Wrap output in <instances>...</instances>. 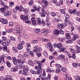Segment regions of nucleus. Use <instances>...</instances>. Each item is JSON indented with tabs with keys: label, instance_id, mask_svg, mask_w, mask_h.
I'll use <instances>...</instances> for the list:
<instances>
[{
	"label": "nucleus",
	"instance_id": "f03ea898",
	"mask_svg": "<svg viewBox=\"0 0 80 80\" xmlns=\"http://www.w3.org/2000/svg\"><path fill=\"white\" fill-rule=\"evenodd\" d=\"M29 71L28 68H25L23 70H21L19 72V74H23L24 75H27V73Z\"/></svg>",
	"mask_w": 80,
	"mask_h": 80
},
{
	"label": "nucleus",
	"instance_id": "f704fd0d",
	"mask_svg": "<svg viewBox=\"0 0 80 80\" xmlns=\"http://www.w3.org/2000/svg\"><path fill=\"white\" fill-rule=\"evenodd\" d=\"M64 16L66 18L65 19H69V16L68 14L66 13L64 14Z\"/></svg>",
	"mask_w": 80,
	"mask_h": 80
},
{
	"label": "nucleus",
	"instance_id": "09e8293b",
	"mask_svg": "<svg viewBox=\"0 0 80 80\" xmlns=\"http://www.w3.org/2000/svg\"><path fill=\"white\" fill-rule=\"evenodd\" d=\"M40 13V15L41 16V17H45V13H43V12H39Z\"/></svg>",
	"mask_w": 80,
	"mask_h": 80
},
{
	"label": "nucleus",
	"instance_id": "6ab92c4d",
	"mask_svg": "<svg viewBox=\"0 0 80 80\" xmlns=\"http://www.w3.org/2000/svg\"><path fill=\"white\" fill-rule=\"evenodd\" d=\"M47 8H44V7H42V13H46V11H47Z\"/></svg>",
	"mask_w": 80,
	"mask_h": 80
},
{
	"label": "nucleus",
	"instance_id": "4be33fe9",
	"mask_svg": "<svg viewBox=\"0 0 80 80\" xmlns=\"http://www.w3.org/2000/svg\"><path fill=\"white\" fill-rule=\"evenodd\" d=\"M18 48L19 50H22L23 48V45L21 44H19L18 46Z\"/></svg>",
	"mask_w": 80,
	"mask_h": 80
},
{
	"label": "nucleus",
	"instance_id": "aec40b11",
	"mask_svg": "<svg viewBox=\"0 0 80 80\" xmlns=\"http://www.w3.org/2000/svg\"><path fill=\"white\" fill-rule=\"evenodd\" d=\"M5 80H13L12 78H11L10 76L7 75L6 76Z\"/></svg>",
	"mask_w": 80,
	"mask_h": 80
},
{
	"label": "nucleus",
	"instance_id": "20e7f679",
	"mask_svg": "<svg viewBox=\"0 0 80 80\" xmlns=\"http://www.w3.org/2000/svg\"><path fill=\"white\" fill-rule=\"evenodd\" d=\"M15 8L16 10H18L20 12L24 11V8L23 7V6L22 5L20 6V8L19 6H16Z\"/></svg>",
	"mask_w": 80,
	"mask_h": 80
},
{
	"label": "nucleus",
	"instance_id": "338daca9",
	"mask_svg": "<svg viewBox=\"0 0 80 80\" xmlns=\"http://www.w3.org/2000/svg\"><path fill=\"white\" fill-rule=\"evenodd\" d=\"M23 36L24 38H25L26 39L28 38V35L25 34H23Z\"/></svg>",
	"mask_w": 80,
	"mask_h": 80
},
{
	"label": "nucleus",
	"instance_id": "603ef678",
	"mask_svg": "<svg viewBox=\"0 0 80 80\" xmlns=\"http://www.w3.org/2000/svg\"><path fill=\"white\" fill-rule=\"evenodd\" d=\"M66 40L65 38L64 39H63L62 38H60L59 39V41H60V42H63V40Z\"/></svg>",
	"mask_w": 80,
	"mask_h": 80
},
{
	"label": "nucleus",
	"instance_id": "5701e85b",
	"mask_svg": "<svg viewBox=\"0 0 80 80\" xmlns=\"http://www.w3.org/2000/svg\"><path fill=\"white\" fill-rule=\"evenodd\" d=\"M0 11L2 13H5L6 9L5 8H2L0 9Z\"/></svg>",
	"mask_w": 80,
	"mask_h": 80
},
{
	"label": "nucleus",
	"instance_id": "1a4fd4ad",
	"mask_svg": "<svg viewBox=\"0 0 80 80\" xmlns=\"http://www.w3.org/2000/svg\"><path fill=\"white\" fill-rule=\"evenodd\" d=\"M12 12L10 9H8L6 12V13L5 14L6 17H8L10 15H11Z\"/></svg>",
	"mask_w": 80,
	"mask_h": 80
},
{
	"label": "nucleus",
	"instance_id": "0e129e2a",
	"mask_svg": "<svg viewBox=\"0 0 80 80\" xmlns=\"http://www.w3.org/2000/svg\"><path fill=\"white\" fill-rule=\"evenodd\" d=\"M13 22H9V26L10 27H13Z\"/></svg>",
	"mask_w": 80,
	"mask_h": 80
},
{
	"label": "nucleus",
	"instance_id": "e433bc0d",
	"mask_svg": "<svg viewBox=\"0 0 80 80\" xmlns=\"http://www.w3.org/2000/svg\"><path fill=\"white\" fill-rule=\"evenodd\" d=\"M51 15H52V17H55L57 15V14L54 12H52L50 13Z\"/></svg>",
	"mask_w": 80,
	"mask_h": 80
},
{
	"label": "nucleus",
	"instance_id": "e2e57ef3",
	"mask_svg": "<svg viewBox=\"0 0 80 80\" xmlns=\"http://www.w3.org/2000/svg\"><path fill=\"white\" fill-rule=\"evenodd\" d=\"M10 38L11 40H12V41H15V38H13V37H10Z\"/></svg>",
	"mask_w": 80,
	"mask_h": 80
},
{
	"label": "nucleus",
	"instance_id": "6e6552de",
	"mask_svg": "<svg viewBox=\"0 0 80 80\" xmlns=\"http://www.w3.org/2000/svg\"><path fill=\"white\" fill-rule=\"evenodd\" d=\"M20 18L24 21H26L28 19V16L26 15L24 17H23V16H20Z\"/></svg>",
	"mask_w": 80,
	"mask_h": 80
},
{
	"label": "nucleus",
	"instance_id": "ea45409f",
	"mask_svg": "<svg viewBox=\"0 0 80 80\" xmlns=\"http://www.w3.org/2000/svg\"><path fill=\"white\" fill-rule=\"evenodd\" d=\"M61 70V71L62 70L63 72H67V69L65 67L62 68Z\"/></svg>",
	"mask_w": 80,
	"mask_h": 80
},
{
	"label": "nucleus",
	"instance_id": "4d7b16f0",
	"mask_svg": "<svg viewBox=\"0 0 80 80\" xmlns=\"http://www.w3.org/2000/svg\"><path fill=\"white\" fill-rule=\"evenodd\" d=\"M2 38L3 41H6V40H7V38L5 37H2Z\"/></svg>",
	"mask_w": 80,
	"mask_h": 80
},
{
	"label": "nucleus",
	"instance_id": "864d4df0",
	"mask_svg": "<svg viewBox=\"0 0 80 80\" xmlns=\"http://www.w3.org/2000/svg\"><path fill=\"white\" fill-rule=\"evenodd\" d=\"M28 54L27 52H25L23 54V57H28Z\"/></svg>",
	"mask_w": 80,
	"mask_h": 80
},
{
	"label": "nucleus",
	"instance_id": "49530a36",
	"mask_svg": "<svg viewBox=\"0 0 80 80\" xmlns=\"http://www.w3.org/2000/svg\"><path fill=\"white\" fill-rule=\"evenodd\" d=\"M49 40V39L45 38H44L42 39V41H43L44 42H48Z\"/></svg>",
	"mask_w": 80,
	"mask_h": 80
},
{
	"label": "nucleus",
	"instance_id": "412c9836",
	"mask_svg": "<svg viewBox=\"0 0 80 80\" xmlns=\"http://www.w3.org/2000/svg\"><path fill=\"white\" fill-rule=\"evenodd\" d=\"M76 48H77V49L75 51V53H80V47L78 46H77Z\"/></svg>",
	"mask_w": 80,
	"mask_h": 80
},
{
	"label": "nucleus",
	"instance_id": "c85d7f7f",
	"mask_svg": "<svg viewBox=\"0 0 80 80\" xmlns=\"http://www.w3.org/2000/svg\"><path fill=\"white\" fill-rule=\"evenodd\" d=\"M6 63L8 67L9 68H10V67H11V64L10 63V62H9V61H7L6 62Z\"/></svg>",
	"mask_w": 80,
	"mask_h": 80
},
{
	"label": "nucleus",
	"instance_id": "a18cd8bd",
	"mask_svg": "<svg viewBox=\"0 0 80 80\" xmlns=\"http://www.w3.org/2000/svg\"><path fill=\"white\" fill-rule=\"evenodd\" d=\"M29 53V54L30 55H31L32 57H33V55H34L33 52V51H30Z\"/></svg>",
	"mask_w": 80,
	"mask_h": 80
},
{
	"label": "nucleus",
	"instance_id": "c756f323",
	"mask_svg": "<svg viewBox=\"0 0 80 80\" xmlns=\"http://www.w3.org/2000/svg\"><path fill=\"white\" fill-rule=\"evenodd\" d=\"M37 20V21L38 22V24H39V25L42 24V23L41 22V19H40V18H38Z\"/></svg>",
	"mask_w": 80,
	"mask_h": 80
},
{
	"label": "nucleus",
	"instance_id": "37998d69",
	"mask_svg": "<svg viewBox=\"0 0 80 80\" xmlns=\"http://www.w3.org/2000/svg\"><path fill=\"white\" fill-rule=\"evenodd\" d=\"M72 66L73 67H77V64L76 63L73 62L72 64Z\"/></svg>",
	"mask_w": 80,
	"mask_h": 80
},
{
	"label": "nucleus",
	"instance_id": "423d86ee",
	"mask_svg": "<svg viewBox=\"0 0 80 80\" xmlns=\"http://www.w3.org/2000/svg\"><path fill=\"white\" fill-rule=\"evenodd\" d=\"M41 2L42 3H43L44 4V5L42 6V7L47 8V5H48V2L46 0H42L41 1Z\"/></svg>",
	"mask_w": 80,
	"mask_h": 80
},
{
	"label": "nucleus",
	"instance_id": "f257e3e1",
	"mask_svg": "<svg viewBox=\"0 0 80 80\" xmlns=\"http://www.w3.org/2000/svg\"><path fill=\"white\" fill-rule=\"evenodd\" d=\"M72 35H73V37L72 38V41L70 40V41H67L66 42L68 43H72L73 42V41H75L76 40V39L78 38V35L77 34H72Z\"/></svg>",
	"mask_w": 80,
	"mask_h": 80
},
{
	"label": "nucleus",
	"instance_id": "dca6fc26",
	"mask_svg": "<svg viewBox=\"0 0 80 80\" xmlns=\"http://www.w3.org/2000/svg\"><path fill=\"white\" fill-rule=\"evenodd\" d=\"M41 32L42 33H43L44 35H47V34H48V33L47 30H45L43 29H42Z\"/></svg>",
	"mask_w": 80,
	"mask_h": 80
},
{
	"label": "nucleus",
	"instance_id": "6e6d98bb",
	"mask_svg": "<svg viewBox=\"0 0 80 80\" xmlns=\"http://www.w3.org/2000/svg\"><path fill=\"white\" fill-rule=\"evenodd\" d=\"M38 57H41L42 56V54H41V52H39L36 53Z\"/></svg>",
	"mask_w": 80,
	"mask_h": 80
},
{
	"label": "nucleus",
	"instance_id": "f8f14e48",
	"mask_svg": "<svg viewBox=\"0 0 80 80\" xmlns=\"http://www.w3.org/2000/svg\"><path fill=\"white\" fill-rule=\"evenodd\" d=\"M64 22L66 23L65 25H67H67H69V24H70L72 23L70 22V21L69 20V19H65Z\"/></svg>",
	"mask_w": 80,
	"mask_h": 80
},
{
	"label": "nucleus",
	"instance_id": "4468645a",
	"mask_svg": "<svg viewBox=\"0 0 80 80\" xmlns=\"http://www.w3.org/2000/svg\"><path fill=\"white\" fill-rule=\"evenodd\" d=\"M18 70V69L16 67H14L11 69V71L12 72H16Z\"/></svg>",
	"mask_w": 80,
	"mask_h": 80
},
{
	"label": "nucleus",
	"instance_id": "f3484780",
	"mask_svg": "<svg viewBox=\"0 0 80 80\" xmlns=\"http://www.w3.org/2000/svg\"><path fill=\"white\" fill-rule=\"evenodd\" d=\"M31 22L32 23V24H35L36 23V20L34 18H32L31 19Z\"/></svg>",
	"mask_w": 80,
	"mask_h": 80
},
{
	"label": "nucleus",
	"instance_id": "79ce46f5",
	"mask_svg": "<svg viewBox=\"0 0 80 80\" xmlns=\"http://www.w3.org/2000/svg\"><path fill=\"white\" fill-rule=\"evenodd\" d=\"M60 49H61V52H63V53H65V48L61 47V48H60Z\"/></svg>",
	"mask_w": 80,
	"mask_h": 80
},
{
	"label": "nucleus",
	"instance_id": "c9c22d12",
	"mask_svg": "<svg viewBox=\"0 0 80 80\" xmlns=\"http://www.w3.org/2000/svg\"><path fill=\"white\" fill-rule=\"evenodd\" d=\"M62 43H58L57 45V47L58 48H59L60 49V48H62Z\"/></svg>",
	"mask_w": 80,
	"mask_h": 80
},
{
	"label": "nucleus",
	"instance_id": "5fc2aeb1",
	"mask_svg": "<svg viewBox=\"0 0 80 80\" xmlns=\"http://www.w3.org/2000/svg\"><path fill=\"white\" fill-rule=\"evenodd\" d=\"M7 23H8V21L7 20L4 19V21H3V22H2V23L3 24H7Z\"/></svg>",
	"mask_w": 80,
	"mask_h": 80
},
{
	"label": "nucleus",
	"instance_id": "8fccbe9b",
	"mask_svg": "<svg viewBox=\"0 0 80 80\" xmlns=\"http://www.w3.org/2000/svg\"><path fill=\"white\" fill-rule=\"evenodd\" d=\"M49 45H50V43H48L46 44L45 47L47 49H48L49 48Z\"/></svg>",
	"mask_w": 80,
	"mask_h": 80
},
{
	"label": "nucleus",
	"instance_id": "9d476101",
	"mask_svg": "<svg viewBox=\"0 0 80 80\" xmlns=\"http://www.w3.org/2000/svg\"><path fill=\"white\" fill-rule=\"evenodd\" d=\"M7 57L5 56L4 55H2L1 56V58H0V63H1L2 62H4L5 61L4 60V58H6Z\"/></svg>",
	"mask_w": 80,
	"mask_h": 80
},
{
	"label": "nucleus",
	"instance_id": "a19ab883",
	"mask_svg": "<svg viewBox=\"0 0 80 80\" xmlns=\"http://www.w3.org/2000/svg\"><path fill=\"white\" fill-rule=\"evenodd\" d=\"M30 72L32 74H35L36 73V72L33 69H31L30 70Z\"/></svg>",
	"mask_w": 80,
	"mask_h": 80
},
{
	"label": "nucleus",
	"instance_id": "4c0bfd02",
	"mask_svg": "<svg viewBox=\"0 0 80 80\" xmlns=\"http://www.w3.org/2000/svg\"><path fill=\"white\" fill-rule=\"evenodd\" d=\"M33 1H31L29 2L28 4L29 6L31 7V6H32V5H33Z\"/></svg>",
	"mask_w": 80,
	"mask_h": 80
},
{
	"label": "nucleus",
	"instance_id": "7ed1b4c3",
	"mask_svg": "<svg viewBox=\"0 0 80 80\" xmlns=\"http://www.w3.org/2000/svg\"><path fill=\"white\" fill-rule=\"evenodd\" d=\"M53 33L55 34H57V35H58L60 33L63 35L64 34V32L62 30H54L53 31Z\"/></svg>",
	"mask_w": 80,
	"mask_h": 80
},
{
	"label": "nucleus",
	"instance_id": "39448f33",
	"mask_svg": "<svg viewBox=\"0 0 80 80\" xmlns=\"http://www.w3.org/2000/svg\"><path fill=\"white\" fill-rule=\"evenodd\" d=\"M67 27V24H65V23H63L61 24H58L57 27L60 29H62L63 28V27Z\"/></svg>",
	"mask_w": 80,
	"mask_h": 80
},
{
	"label": "nucleus",
	"instance_id": "393cba45",
	"mask_svg": "<svg viewBox=\"0 0 80 80\" xmlns=\"http://www.w3.org/2000/svg\"><path fill=\"white\" fill-rule=\"evenodd\" d=\"M66 37H65V39H68V38H70V35L69 33H66Z\"/></svg>",
	"mask_w": 80,
	"mask_h": 80
},
{
	"label": "nucleus",
	"instance_id": "680f3d73",
	"mask_svg": "<svg viewBox=\"0 0 80 80\" xmlns=\"http://www.w3.org/2000/svg\"><path fill=\"white\" fill-rule=\"evenodd\" d=\"M47 71L48 72H49V73H51L52 72V71L49 68H48L47 69Z\"/></svg>",
	"mask_w": 80,
	"mask_h": 80
},
{
	"label": "nucleus",
	"instance_id": "0eeeda50",
	"mask_svg": "<svg viewBox=\"0 0 80 80\" xmlns=\"http://www.w3.org/2000/svg\"><path fill=\"white\" fill-rule=\"evenodd\" d=\"M2 44V45H3L4 46H5V47H7L8 45H10V42H2V40H0V45Z\"/></svg>",
	"mask_w": 80,
	"mask_h": 80
},
{
	"label": "nucleus",
	"instance_id": "b1692460",
	"mask_svg": "<svg viewBox=\"0 0 80 80\" xmlns=\"http://www.w3.org/2000/svg\"><path fill=\"white\" fill-rule=\"evenodd\" d=\"M49 49L50 51L51 52H53V46L52 44H51L50 43H49Z\"/></svg>",
	"mask_w": 80,
	"mask_h": 80
},
{
	"label": "nucleus",
	"instance_id": "58836bf2",
	"mask_svg": "<svg viewBox=\"0 0 80 80\" xmlns=\"http://www.w3.org/2000/svg\"><path fill=\"white\" fill-rule=\"evenodd\" d=\"M18 57L19 58H21V59H22V60H23V55H22V54H19Z\"/></svg>",
	"mask_w": 80,
	"mask_h": 80
},
{
	"label": "nucleus",
	"instance_id": "69168bd1",
	"mask_svg": "<svg viewBox=\"0 0 80 80\" xmlns=\"http://www.w3.org/2000/svg\"><path fill=\"white\" fill-rule=\"evenodd\" d=\"M28 12H29V9H28L27 8L25 9V13H27Z\"/></svg>",
	"mask_w": 80,
	"mask_h": 80
},
{
	"label": "nucleus",
	"instance_id": "2eb2a0df",
	"mask_svg": "<svg viewBox=\"0 0 80 80\" xmlns=\"http://www.w3.org/2000/svg\"><path fill=\"white\" fill-rule=\"evenodd\" d=\"M42 69H39L36 72V73L37 75H39V74H41V73H42Z\"/></svg>",
	"mask_w": 80,
	"mask_h": 80
},
{
	"label": "nucleus",
	"instance_id": "2f4dec72",
	"mask_svg": "<svg viewBox=\"0 0 80 80\" xmlns=\"http://www.w3.org/2000/svg\"><path fill=\"white\" fill-rule=\"evenodd\" d=\"M76 11L77 10H76V9H74L71 12V14L74 13V15H77V12H76Z\"/></svg>",
	"mask_w": 80,
	"mask_h": 80
},
{
	"label": "nucleus",
	"instance_id": "3c124183",
	"mask_svg": "<svg viewBox=\"0 0 80 80\" xmlns=\"http://www.w3.org/2000/svg\"><path fill=\"white\" fill-rule=\"evenodd\" d=\"M56 67L59 68H61V67H62V66H61V65L58 64H56Z\"/></svg>",
	"mask_w": 80,
	"mask_h": 80
},
{
	"label": "nucleus",
	"instance_id": "052dcab7",
	"mask_svg": "<svg viewBox=\"0 0 80 80\" xmlns=\"http://www.w3.org/2000/svg\"><path fill=\"white\" fill-rule=\"evenodd\" d=\"M22 66V65L21 64H20V63H18L17 65V67L18 68H20V67Z\"/></svg>",
	"mask_w": 80,
	"mask_h": 80
},
{
	"label": "nucleus",
	"instance_id": "bf43d9fd",
	"mask_svg": "<svg viewBox=\"0 0 80 80\" xmlns=\"http://www.w3.org/2000/svg\"><path fill=\"white\" fill-rule=\"evenodd\" d=\"M70 51L72 53V54H73V53L75 52V51H74V50L73 49V48H71L70 49Z\"/></svg>",
	"mask_w": 80,
	"mask_h": 80
},
{
	"label": "nucleus",
	"instance_id": "de8ad7c7",
	"mask_svg": "<svg viewBox=\"0 0 80 80\" xmlns=\"http://www.w3.org/2000/svg\"><path fill=\"white\" fill-rule=\"evenodd\" d=\"M74 78L76 80H78L80 78V77L78 75H76L75 77Z\"/></svg>",
	"mask_w": 80,
	"mask_h": 80
},
{
	"label": "nucleus",
	"instance_id": "13d9d810",
	"mask_svg": "<svg viewBox=\"0 0 80 80\" xmlns=\"http://www.w3.org/2000/svg\"><path fill=\"white\" fill-rule=\"evenodd\" d=\"M7 46L6 47H4L2 48V50L3 51H4L5 52H6L7 50Z\"/></svg>",
	"mask_w": 80,
	"mask_h": 80
},
{
	"label": "nucleus",
	"instance_id": "cd10ccee",
	"mask_svg": "<svg viewBox=\"0 0 80 80\" xmlns=\"http://www.w3.org/2000/svg\"><path fill=\"white\" fill-rule=\"evenodd\" d=\"M73 0H66V3L67 5H69V3H72Z\"/></svg>",
	"mask_w": 80,
	"mask_h": 80
},
{
	"label": "nucleus",
	"instance_id": "bb28decb",
	"mask_svg": "<svg viewBox=\"0 0 80 80\" xmlns=\"http://www.w3.org/2000/svg\"><path fill=\"white\" fill-rule=\"evenodd\" d=\"M60 11L62 14H64V15L66 13H65V10L63 9H61L60 10Z\"/></svg>",
	"mask_w": 80,
	"mask_h": 80
},
{
	"label": "nucleus",
	"instance_id": "7c9ffc66",
	"mask_svg": "<svg viewBox=\"0 0 80 80\" xmlns=\"http://www.w3.org/2000/svg\"><path fill=\"white\" fill-rule=\"evenodd\" d=\"M14 2L12 1H11L9 2V7H12L13 6V5H14Z\"/></svg>",
	"mask_w": 80,
	"mask_h": 80
},
{
	"label": "nucleus",
	"instance_id": "72a5a7b5",
	"mask_svg": "<svg viewBox=\"0 0 80 80\" xmlns=\"http://www.w3.org/2000/svg\"><path fill=\"white\" fill-rule=\"evenodd\" d=\"M12 49L14 52H18V49L16 47H13L12 48Z\"/></svg>",
	"mask_w": 80,
	"mask_h": 80
},
{
	"label": "nucleus",
	"instance_id": "473e14b6",
	"mask_svg": "<svg viewBox=\"0 0 80 80\" xmlns=\"http://www.w3.org/2000/svg\"><path fill=\"white\" fill-rule=\"evenodd\" d=\"M13 32L15 33H17L18 35H20L21 34V33L20 32H18L17 30H14L13 31Z\"/></svg>",
	"mask_w": 80,
	"mask_h": 80
},
{
	"label": "nucleus",
	"instance_id": "c03bdc74",
	"mask_svg": "<svg viewBox=\"0 0 80 80\" xmlns=\"http://www.w3.org/2000/svg\"><path fill=\"white\" fill-rule=\"evenodd\" d=\"M59 57L63 58V59H65V56L63 55V54H60L59 55Z\"/></svg>",
	"mask_w": 80,
	"mask_h": 80
},
{
	"label": "nucleus",
	"instance_id": "a878e982",
	"mask_svg": "<svg viewBox=\"0 0 80 80\" xmlns=\"http://www.w3.org/2000/svg\"><path fill=\"white\" fill-rule=\"evenodd\" d=\"M43 55L45 57H48V53L46 51H44L43 52Z\"/></svg>",
	"mask_w": 80,
	"mask_h": 80
},
{
	"label": "nucleus",
	"instance_id": "a211bd4d",
	"mask_svg": "<svg viewBox=\"0 0 80 80\" xmlns=\"http://www.w3.org/2000/svg\"><path fill=\"white\" fill-rule=\"evenodd\" d=\"M28 63L29 65H31V66H33L34 65V63H33V62L31 60L28 61Z\"/></svg>",
	"mask_w": 80,
	"mask_h": 80
},
{
	"label": "nucleus",
	"instance_id": "ddd939ff",
	"mask_svg": "<svg viewBox=\"0 0 80 80\" xmlns=\"http://www.w3.org/2000/svg\"><path fill=\"white\" fill-rule=\"evenodd\" d=\"M36 62L38 64L39 68H40V69H41V68H42V64L41 61H37Z\"/></svg>",
	"mask_w": 80,
	"mask_h": 80
},
{
	"label": "nucleus",
	"instance_id": "9b49d317",
	"mask_svg": "<svg viewBox=\"0 0 80 80\" xmlns=\"http://www.w3.org/2000/svg\"><path fill=\"white\" fill-rule=\"evenodd\" d=\"M58 18H56L54 19V21L56 22H60V14L59 13H58L57 15Z\"/></svg>",
	"mask_w": 80,
	"mask_h": 80
},
{
	"label": "nucleus",
	"instance_id": "774afa93",
	"mask_svg": "<svg viewBox=\"0 0 80 80\" xmlns=\"http://www.w3.org/2000/svg\"><path fill=\"white\" fill-rule=\"evenodd\" d=\"M17 61L18 63H22V59H18Z\"/></svg>",
	"mask_w": 80,
	"mask_h": 80
}]
</instances>
